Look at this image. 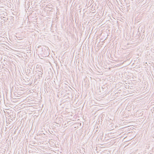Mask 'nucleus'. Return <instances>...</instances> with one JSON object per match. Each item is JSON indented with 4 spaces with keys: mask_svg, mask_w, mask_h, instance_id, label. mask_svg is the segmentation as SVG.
<instances>
[{
    "mask_svg": "<svg viewBox=\"0 0 154 154\" xmlns=\"http://www.w3.org/2000/svg\"><path fill=\"white\" fill-rule=\"evenodd\" d=\"M3 18H4V19H3L5 21H6L7 20V18H6V17H3Z\"/></svg>",
    "mask_w": 154,
    "mask_h": 154,
    "instance_id": "nucleus-4",
    "label": "nucleus"
},
{
    "mask_svg": "<svg viewBox=\"0 0 154 154\" xmlns=\"http://www.w3.org/2000/svg\"><path fill=\"white\" fill-rule=\"evenodd\" d=\"M30 72L31 71L30 69H27V71L26 72V75H27V74H29V73H30Z\"/></svg>",
    "mask_w": 154,
    "mask_h": 154,
    "instance_id": "nucleus-3",
    "label": "nucleus"
},
{
    "mask_svg": "<svg viewBox=\"0 0 154 154\" xmlns=\"http://www.w3.org/2000/svg\"><path fill=\"white\" fill-rule=\"evenodd\" d=\"M29 5L30 3L29 2Z\"/></svg>",
    "mask_w": 154,
    "mask_h": 154,
    "instance_id": "nucleus-6",
    "label": "nucleus"
},
{
    "mask_svg": "<svg viewBox=\"0 0 154 154\" xmlns=\"http://www.w3.org/2000/svg\"><path fill=\"white\" fill-rule=\"evenodd\" d=\"M32 2V0H29V2L30 3V2Z\"/></svg>",
    "mask_w": 154,
    "mask_h": 154,
    "instance_id": "nucleus-5",
    "label": "nucleus"
},
{
    "mask_svg": "<svg viewBox=\"0 0 154 154\" xmlns=\"http://www.w3.org/2000/svg\"><path fill=\"white\" fill-rule=\"evenodd\" d=\"M14 18V17H13L11 16V17H10L9 18H7V20H10L11 21H10L12 23L13 22ZM9 22H10V21H9Z\"/></svg>",
    "mask_w": 154,
    "mask_h": 154,
    "instance_id": "nucleus-2",
    "label": "nucleus"
},
{
    "mask_svg": "<svg viewBox=\"0 0 154 154\" xmlns=\"http://www.w3.org/2000/svg\"><path fill=\"white\" fill-rule=\"evenodd\" d=\"M42 71V72H43V70H42L41 69ZM38 78L39 79H40L41 78H42V74H43L41 70L39 71L38 72Z\"/></svg>",
    "mask_w": 154,
    "mask_h": 154,
    "instance_id": "nucleus-1",
    "label": "nucleus"
}]
</instances>
